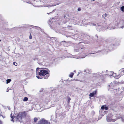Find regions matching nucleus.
I'll use <instances>...</instances> for the list:
<instances>
[{"label":"nucleus","instance_id":"obj_3","mask_svg":"<svg viewBox=\"0 0 124 124\" xmlns=\"http://www.w3.org/2000/svg\"><path fill=\"white\" fill-rule=\"evenodd\" d=\"M50 124V122L48 120L44 119H42L39 121L37 124Z\"/></svg>","mask_w":124,"mask_h":124},{"label":"nucleus","instance_id":"obj_4","mask_svg":"<svg viewBox=\"0 0 124 124\" xmlns=\"http://www.w3.org/2000/svg\"><path fill=\"white\" fill-rule=\"evenodd\" d=\"M117 84V83L116 82H111L109 85V86L110 88L114 89L115 87H116Z\"/></svg>","mask_w":124,"mask_h":124},{"label":"nucleus","instance_id":"obj_21","mask_svg":"<svg viewBox=\"0 0 124 124\" xmlns=\"http://www.w3.org/2000/svg\"><path fill=\"white\" fill-rule=\"evenodd\" d=\"M2 123L1 120H0V124H2Z\"/></svg>","mask_w":124,"mask_h":124},{"label":"nucleus","instance_id":"obj_7","mask_svg":"<svg viewBox=\"0 0 124 124\" xmlns=\"http://www.w3.org/2000/svg\"><path fill=\"white\" fill-rule=\"evenodd\" d=\"M118 73L119 74L120 76L124 74V68L122 69L119 70L118 71Z\"/></svg>","mask_w":124,"mask_h":124},{"label":"nucleus","instance_id":"obj_12","mask_svg":"<svg viewBox=\"0 0 124 124\" xmlns=\"http://www.w3.org/2000/svg\"><path fill=\"white\" fill-rule=\"evenodd\" d=\"M74 75V73H70L69 75V76L71 78H72L73 76Z\"/></svg>","mask_w":124,"mask_h":124},{"label":"nucleus","instance_id":"obj_1","mask_svg":"<svg viewBox=\"0 0 124 124\" xmlns=\"http://www.w3.org/2000/svg\"><path fill=\"white\" fill-rule=\"evenodd\" d=\"M39 76H43L44 78L47 79L49 76V71L48 69H44L40 70L39 73Z\"/></svg>","mask_w":124,"mask_h":124},{"label":"nucleus","instance_id":"obj_9","mask_svg":"<svg viewBox=\"0 0 124 124\" xmlns=\"http://www.w3.org/2000/svg\"><path fill=\"white\" fill-rule=\"evenodd\" d=\"M105 105H103L101 107V108L102 109H104L106 110H107L108 109V108L107 107L105 106Z\"/></svg>","mask_w":124,"mask_h":124},{"label":"nucleus","instance_id":"obj_14","mask_svg":"<svg viewBox=\"0 0 124 124\" xmlns=\"http://www.w3.org/2000/svg\"><path fill=\"white\" fill-rule=\"evenodd\" d=\"M124 6H123L121 8V10L123 12H124Z\"/></svg>","mask_w":124,"mask_h":124},{"label":"nucleus","instance_id":"obj_8","mask_svg":"<svg viewBox=\"0 0 124 124\" xmlns=\"http://www.w3.org/2000/svg\"><path fill=\"white\" fill-rule=\"evenodd\" d=\"M110 117H108L107 118V121L108 122H115L116 121L115 119H110Z\"/></svg>","mask_w":124,"mask_h":124},{"label":"nucleus","instance_id":"obj_10","mask_svg":"<svg viewBox=\"0 0 124 124\" xmlns=\"http://www.w3.org/2000/svg\"><path fill=\"white\" fill-rule=\"evenodd\" d=\"M10 117L11 118V121H13V122L14 121V116H13L12 114H11L10 115Z\"/></svg>","mask_w":124,"mask_h":124},{"label":"nucleus","instance_id":"obj_5","mask_svg":"<svg viewBox=\"0 0 124 124\" xmlns=\"http://www.w3.org/2000/svg\"><path fill=\"white\" fill-rule=\"evenodd\" d=\"M110 74H112V76L118 79L120 77L119 74L118 73V74L114 73L113 72H110Z\"/></svg>","mask_w":124,"mask_h":124},{"label":"nucleus","instance_id":"obj_20","mask_svg":"<svg viewBox=\"0 0 124 124\" xmlns=\"http://www.w3.org/2000/svg\"><path fill=\"white\" fill-rule=\"evenodd\" d=\"M39 69V68H37L36 69V72H37V71Z\"/></svg>","mask_w":124,"mask_h":124},{"label":"nucleus","instance_id":"obj_18","mask_svg":"<svg viewBox=\"0 0 124 124\" xmlns=\"http://www.w3.org/2000/svg\"><path fill=\"white\" fill-rule=\"evenodd\" d=\"M55 5H49V6H46V7H49H49H52V6H55Z\"/></svg>","mask_w":124,"mask_h":124},{"label":"nucleus","instance_id":"obj_19","mask_svg":"<svg viewBox=\"0 0 124 124\" xmlns=\"http://www.w3.org/2000/svg\"><path fill=\"white\" fill-rule=\"evenodd\" d=\"M32 38V37L31 35L29 36V39H31Z\"/></svg>","mask_w":124,"mask_h":124},{"label":"nucleus","instance_id":"obj_22","mask_svg":"<svg viewBox=\"0 0 124 124\" xmlns=\"http://www.w3.org/2000/svg\"><path fill=\"white\" fill-rule=\"evenodd\" d=\"M86 72H87V73H88V72H87V70H86Z\"/></svg>","mask_w":124,"mask_h":124},{"label":"nucleus","instance_id":"obj_11","mask_svg":"<svg viewBox=\"0 0 124 124\" xmlns=\"http://www.w3.org/2000/svg\"><path fill=\"white\" fill-rule=\"evenodd\" d=\"M11 81V80L10 79H7L6 80L7 82L6 83L7 84H8Z\"/></svg>","mask_w":124,"mask_h":124},{"label":"nucleus","instance_id":"obj_16","mask_svg":"<svg viewBox=\"0 0 124 124\" xmlns=\"http://www.w3.org/2000/svg\"><path fill=\"white\" fill-rule=\"evenodd\" d=\"M13 64L14 65H15V66H17V63L15 62H14L13 63Z\"/></svg>","mask_w":124,"mask_h":124},{"label":"nucleus","instance_id":"obj_23","mask_svg":"<svg viewBox=\"0 0 124 124\" xmlns=\"http://www.w3.org/2000/svg\"><path fill=\"white\" fill-rule=\"evenodd\" d=\"M69 102H70V101H68V103H69Z\"/></svg>","mask_w":124,"mask_h":124},{"label":"nucleus","instance_id":"obj_15","mask_svg":"<svg viewBox=\"0 0 124 124\" xmlns=\"http://www.w3.org/2000/svg\"><path fill=\"white\" fill-rule=\"evenodd\" d=\"M28 100V98L27 97H25L24 98L23 101H27Z\"/></svg>","mask_w":124,"mask_h":124},{"label":"nucleus","instance_id":"obj_2","mask_svg":"<svg viewBox=\"0 0 124 124\" xmlns=\"http://www.w3.org/2000/svg\"><path fill=\"white\" fill-rule=\"evenodd\" d=\"M26 114L25 111L23 112H20L18 115L16 116V118L19 121L22 120V117L24 116H26Z\"/></svg>","mask_w":124,"mask_h":124},{"label":"nucleus","instance_id":"obj_6","mask_svg":"<svg viewBox=\"0 0 124 124\" xmlns=\"http://www.w3.org/2000/svg\"><path fill=\"white\" fill-rule=\"evenodd\" d=\"M96 91H93V93H90L89 95V98H90L91 97H93L94 95H96Z\"/></svg>","mask_w":124,"mask_h":124},{"label":"nucleus","instance_id":"obj_25","mask_svg":"<svg viewBox=\"0 0 124 124\" xmlns=\"http://www.w3.org/2000/svg\"><path fill=\"white\" fill-rule=\"evenodd\" d=\"M95 0H93V1H94Z\"/></svg>","mask_w":124,"mask_h":124},{"label":"nucleus","instance_id":"obj_17","mask_svg":"<svg viewBox=\"0 0 124 124\" xmlns=\"http://www.w3.org/2000/svg\"><path fill=\"white\" fill-rule=\"evenodd\" d=\"M36 77H37V78H38V79H40L41 78L39 76H37Z\"/></svg>","mask_w":124,"mask_h":124},{"label":"nucleus","instance_id":"obj_24","mask_svg":"<svg viewBox=\"0 0 124 124\" xmlns=\"http://www.w3.org/2000/svg\"><path fill=\"white\" fill-rule=\"evenodd\" d=\"M0 41H1V40H0Z\"/></svg>","mask_w":124,"mask_h":124},{"label":"nucleus","instance_id":"obj_13","mask_svg":"<svg viewBox=\"0 0 124 124\" xmlns=\"http://www.w3.org/2000/svg\"><path fill=\"white\" fill-rule=\"evenodd\" d=\"M38 120V119L36 117H35L34 119V121L35 122H37Z\"/></svg>","mask_w":124,"mask_h":124}]
</instances>
